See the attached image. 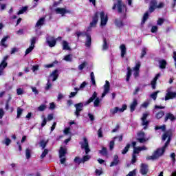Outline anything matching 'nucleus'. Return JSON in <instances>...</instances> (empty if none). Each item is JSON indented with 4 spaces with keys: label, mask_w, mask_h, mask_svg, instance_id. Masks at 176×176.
<instances>
[{
    "label": "nucleus",
    "mask_w": 176,
    "mask_h": 176,
    "mask_svg": "<svg viewBox=\"0 0 176 176\" xmlns=\"http://www.w3.org/2000/svg\"><path fill=\"white\" fill-rule=\"evenodd\" d=\"M171 135H173V133L170 130L166 131L162 135V141H165L167 140L165 144L163 146V147L159 148L155 151H154L152 155L146 157V160H157L159 157H162V155H164V152H166V149L167 146H168V145L170 144V141H171Z\"/></svg>",
    "instance_id": "nucleus-1"
},
{
    "label": "nucleus",
    "mask_w": 176,
    "mask_h": 176,
    "mask_svg": "<svg viewBox=\"0 0 176 176\" xmlns=\"http://www.w3.org/2000/svg\"><path fill=\"white\" fill-rule=\"evenodd\" d=\"M171 135H173V133L170 130L166 131L162 135V141H165L167 140L165 144L163 146V147L159 148L155 151H154L152 155L146 157V160H157L159 157H162V155H164V152H166V149L167 146H168V145L170 144V141H171Z\"/></svg>",
    "instance_id": "nucleus-2"
},
{
    "label": "nucleus",
    "mask_w": 176,
    "mask_h": 176,
    "mask_svg": "<svg viewBox=\"0 0 176 176\" xmlns=\"http://www.w3.org/2000/svg\"><path fill=\"white\" fill-rule=\"evenodd\" d=\"M97 96H98V94L97 92L94 91L92 94V97L89 98V100L85 102V105H89V104H91V102H93L94 101V107L95 108H98V107H100L101 99H100V98H98Z\"/></svg>",
    "instance_id": "nucleus-3"
},
{
    "label": "nucleus",
    "mask_w": 176,
    "mask_h": 176,
    "mask_svg": "<svg viewBox=\"0 0 176 176\" xmlns=\"http://www.w3.org/2000/svg\"><path fill=\"white\" fill-rule=\"evenodd\" d=\"M116 8L118 13H126L127 12V7L123 4L122 0H118L117 3H114L112 7L113 10H115Z\"/></svg>",
    "instance_id": "nucleus-4"
},
{
    "label": "nucleus",
    "mask_w": 176,
    "mask_h": 176,
    "mask_svg": "<svg viewBox=\"0 0 176 176\" xmlns=\"http://www.w3.org/2000/svg\"><path fill=\"white\" fill-rule=\"evenodd\" d=\"M100 19V27H105L108 23V15L104 11H101L98 13Z\"/></svg>",
    "instance_id": "nucleus-5"
},
{
    "label": "nucleus",
    "mask_w": 176,
    "mask_h": 176,
    "mask_svg": "<svg viewBox=\"0 0 176 176\" xmlns=\"http://www.w3.org/2000/svg\"><path fill=\"white\" fill-rule=\"evenodd\" d=\"M82 149H85L86 155L90 152V148H89V142L87 138H83V142H80Z\"/></svg>",
    "instance_id": "nucleus-6"
},
{
    "label": "nucleus",
    "mask_w": 176,
    "mask_h": 176,
    "mask_svg": "<svg viewBox=\"0 0 176 176\" xmlns=\"http://www.w3.org/2000/svg\"><path fill=\"white\" fill-rule=\"evenodd\" d=\"M56 43L57 40L55 39L54 36H48L46 38V43L50 47H54L56 46Z\"/></svg>",
    "instance_id": "nucleus-7"
},
{
    "label": "nucleus",
    "mask_w": 176,
    "mask_h": 176,
    "mask_svg": "<svg viewBox=\"0 0 176 176\" xmlns=\"http://www.w3.org/2000/svg\"><path fill=\"white\" fill-rule=\"evenodd\" d=\"M127 109V105L123 104L122 108L119 107H114L113 109H110V113L111 115H115L116 113H118V112H124Z\"/></svg>",
    "instance_id": "nucleus-8"
},
{
    "label": "nucleus",
    "mask_w": 176,
    "mask_h": 176,
    "mask_svg": "<svg viewBox=\"0 0 176 176\" xmlns=\"http://www.w3.org/2000/svg\"><path fill=\"white\" fill-rule=\"evenodd\" d=\"M149 116L148 112L143 113V116L142 117V125L144 126V130H146V127H148L149 124V121L146 120V118Z\"/></svg>",
    "instance_id": "nucleus-9"
},
{
    "label": "nucleus",
    "mask_w": 176,
    "mask_h": 176,
    "mask_svg": "<svg viewBox=\"0 0 176 176\" xmlns=\"http://www.w3.org/2000/svg\"><path fill=\"white\" fill-rule=\"evenodd\" d=\"M74 107L76 108V111H75V115H76V116H79L80 112H82V111H83V103L80 102L78 104H74Z\"/></svg>",
    "instance_id": "nucleus-10"
},
{
    "label": "nucleus",
    "mask_w": 176,
    "mask_h": 176,
    "mask_svg": "<svg viewBox=\"0 0 176 176\" xmlns=\"http://www.w3.org/2000/svg\"><path fill=\"white\" fill-rule=\"evenodd\" d=\"M111 87V85L109 84V81L106 80L105 84L104 85V91L102 94V98H104L108 93H109V88Z\"/></svg>",
    "instance_id": "nucleus-11"
},
{
    "label": "nucleus",
    "mask_w": 176,
    "mask_h": 176,
    "mask_svg": "<svg viewBox=\"0 0 176 176\" xmlns=\"http://www.w3.org/2000/svg\"><path fill=\"white\" fill-rule=\"evenodd\" d=\"M8 58H9V56L3 57V60L0 63V71H3L8 67V62H6Z\"/></svg>",
    "instance_id": "nucleus-12"
},
{
    "label": "nucleus",
    "mask_w": 176,
    "mask_h": 176,
    "mask_svg": "<svg viewBox=\"0 0 176 176\" xmlns=\"http://www.w3.org/2000/svg\"><path fill=\"white\" fill-rule=\"evenodd\" d=\"M141 67V63L138 62L135 65V66L133 68V71L134 72L133 75L135 78L138 77V75L140 74V68Z\"/></svg>",
    "instance_id": "nucleus-13"
},
{
    "label": "nucleus",
    "mask_w": 176,
    "mask_h": 176,
    "mask_svg": "<svg viewBox=\"0 0 176 176\" xmlns=\"http://www.w3.org/2000/svg\"><path fill=\"white\" fill-rule=\"evenodd\" d=\"M138 141L140 142L141 144H143V142H146V139L145 138V133L144 132H140L138 133Z\"/></svg>",
    "instance_id": "nucleus-14"
},
{
    "label": "nucleus",
    "mask_w": 176,
    "mask_h": 176,
    "mask_svg": "<svg viewBox=\"0 0 176 176\" xmlns=\"http://www.w3.org/2000/svg\"><path fill=\"white\" fill-rule=\"evenodd\" d=\"M97 23H98V12L95 13L94 16H93L92 21L90 23L89 25L94 28L97 25Z\"/></svg>",
    "instance_id": "nucleus-15"
},
{
    "label": "nucleus",
    "mask_w": 176,
    "mask_h": 176,
    "mask_svg": "<svg viewBox=\"0 0 176 176\" xmlns=\"http://www.w3.org/2000/svg\"><path fill=\"white\" fill-rule=\"evenodd\" d=\"M140 173L142 175H146V174H148V165L146 164H141Z\"/></svg>",
    "instance_id": "nucleus-16"
},
{
    "label": "nucleus",
    "mask_w": 176,
    "mask_h": 176,
    "mask_svg": "<svg viewBox=\"0 0 176 176\" xmlns=\"http://www.w3.org/2000/svg\"><path fill=\"white\" fill-rule=\"evenodd\" d=\"M156 5H157V2L156 0H152L150 3L149 12L150 13H153L155 12V9L157 8Z\"/></svg>",
    "instance_id": "nucleus-17"
},
{
    "label": "nucleus",
    "mask_w": 176,
    "mask_h": 176,
    "mask_svg": "<svg viewBox=\"0 0 176 176\" xmlns=\"http://www.w3.org/2000/svg\"><path fill=\"white\" fill-rule=\"evenodd\" d=\"M50 78H52V82H56L58 78V70H54L50 75Z\"/></svg>",
    "instance_id": "nucleus-18"
},
{
    "label": "nucleus",
    "mask_w": 176,
    "mask_h": 176,
    "mask_svg": "<svg viewBox=\"0 0 176 176\" xmlns=\"http://www.w3.org/2000/svg\"><path fill=\"white\" fill-rule=\"evenodd\" d=\"M120 50L121 52V57L123 58L124 56H126L127 53V49L126 48V45L124 44H122L120 46Z\"/></svg>",
    "instance_id": "nucleus-19"
},
{
    "label": "nucleus",
    "mask_w": 176,
    "mask_h": 176,
    "mask_svg": "<svg viewBox=\"0 0 176 176\" xmlns=\"http://www.w3.org/2000/svg\"><path fill=\"white\" fill-rule=\"evenodd\" d=\"M159 67L161 69H165L166 65H167V61L164 59L158 60Z\"/></svg>",
    "instance_id": "nucleus-20"
},
{
    "label": "nucleus",
    "mask_w": 176,
    "mask_h": 176,
    "mask_svg": "<svg viewBox=\"0 0 176 176\" xmlns=\"http://www.w3.org/2000/svg\"><path fill=\"white\" fill-rule=\"evenodd\" d=\"M175 97H176L175 92H168L166 94V96H165V101H167L168 100H170L173 98H175Z\"/></svg>",
    "instance_id": "nucleus-21"
},
{
    "label": "nucleus",
    "mask_w": 176,
    "mask_h": 176,
    "mask_svg": "<svg viewBox=\"0 0 176 176\" xmlns=\"http://www.w3.org/2000/svg\"><path fill=\"white\" fill-rule=\"evenodd\" d=\"M159 78H160V74H157L151 81L152 89H153L154 90L155 89H156V82H157V79H159Z\"/></svg>",
    "instance_id": "nucleus-22"
},
{
    "label": "nucleus",
    "mask_w": 176,
    "mask_h": 176,
    "mask_svg": "<svg viewBox=\"0 0 176 176\" xmlns=\"http://www.w3.org/2000/svg\"><path fill=\"white\" fill-rule=\"evenodd\" d=\"M55 12L57 14H61L62 16H64L65 13H68V10H67L65 8H56Z\"/></svg>",
    "instance_id": "nucleus-23"
},
{
    "label": "nucleus",
    "mask_w": 176,
    "mask_h": 176,
    "mask_svg": "<svg viewBox=\"0 0 176 176\" xmlns=\"http://www.w3.org/2000/svg\"><path fill=\"white\" fill-rule=\"evenodd\" d=\"M65 155H67V148L60 147L59 150V157H65Z\"/></svg>",
    "instance_id": "nucleus-24"
},
{
    "label": "nucleus",
    "mask_w": 176,
    "mask_h": 176,
    "mask_svg": "<svg viewBox=\"0 0 176 176\" xmlns=\"http://www.w3.org/2000/svg\"><path fill=\"white\" fill-rule=\"evenodd\" d=\"M137 105H138V102L137 101V99H134L130 105L131 112H134V111H135Z\"/></svg>",
    "instance_id": "nucleus-25"
},
{
    "label": "nucleus",
    "mask_w": 176,
    "mask_h": 176,
    "mask_svg": "<svg viewBox=\"0 0 176 176\" xmlns=\"http://www.w3.org/2000/svg\"><path fill=\"white\" fill-rule=\"evenodd\" d=\"M119 164V157L118 155H114L113 160L110 164V167H113Z\"/></svg>",
    "instance_id": "nucleus-26"
},
{
    "label": "nucleus",
    "mask_w": 176,
    "mask_h": 176,
    "mask_svg": "<svg viewBox=\"0 0 176 176\" xmlns=\"http://www.w3.org/2000/svg\"><path fill=\"white\" fill-rule=\"evenodd\" d=\"M171 120V122H174V120H175L176 118L175 116H174V115L171 114V113H168L166 114V117H165V122H167V120Z\"/></svg>",
    "instance_id": "nucleus-27"
},
{
    "label": "nucleus",
    "mask_w": 176,
    "mask_h": 176,
    "mask_svg": "<svg viewBox=\"0 0 176 176\" xmlns=\"http://www.w3.org/2000/svg\"><path fill=\"white\" fill-rule=\"evenodd\" d=\"M85 36H87L85 46H87V47H90V46H91V36L86 34Z\"/></svg>",
    "instance_id": "nucleus-28"
},
{
    "label": "nucleus",
    "mask_w": 176,
    "mask_h": 176,
    "mask_svg": "<svg viewBox=\"0 0 176 176\" xmlns=\"http://www.w3.org/2000/svg\"><path fill=\"white\" fill-rule=\"evenodd\" d=\"M44 23H45V18H41L40 19H38V21L36 23L35 28H41V27L43 25Z\"/></svg>",
    "instance_id": "nucleus-29"
},
{
    "label": "nucleus",
    "mask_w": 176,
    "mask_h": 176,
    "mask_svg": "<svg viewBox=\"0 0 176 176\" xmlns=\"http://www.w3.org/2000/svg\"><path fill=\"white\" fill-rule=\"evenodd\" d=\"M63 50H71V47H69V45L68 44V42H67L66 41H63Z\"/></svg>",
    "instance_id": "nucleus-30"
},
{
    "label": "nucleus",
    "mask_w": 176,
    "mask_h": 176,
    "mask_svg": "<svg viewBox=\"0 0 176 176\" xmlns=\"http://www.w3.org/2000/svg\"><path fill=\"white\" fill-rule=\"evenodd\" d=\"M115 25L120 28L121 27H123V21H122L121 19H116Z\"/></svg>",
    "instance_id": "nucleus-31"
},
{
    "label": "nucleus",
    "mask_w": 176,
    "mask_h": 176,
    "mask_svg": "<svg viewBox=\"0 0 176 176\" xmlns=\"http://www.w3.org/2000/svg\"><path fill=\"white\" fill-rule=\"evenodd\" d=\"M16 112H17L16 119H20V118L21 117V115H23V112H24V109L20 107H17Z\"/></svg>",
    "instance_id": "nucleus-32"
},
{
    "label": "nucleus",
    "mask_w": 176,
    "mask_h": 176,
    "mask_svg": "<svg viewBox=\"0 0 176 176\" xmlns=\"http://www.w3.org/2000/svg\"><path fill=\"white\" fill-rule=\"evenodd\" d=\"M89 159H91V156L89 155L83 156L82 158H81L80 163H85V162H89Z\"/></svg>",
    "instance_id": "nucleus-33"
},
{
    "label": "nucleus",
    "mask_w": 176,
    "mask_h": 176,
    "mask_svg": "<svg viewBox=\"0 0 176 176\" xmlns=\"http://www.w3.org/2000/svg\"><path fill=\"white\" fill-rule=\"evenodd\" d=\"M8 39H9V36H6L3 38L1 39V43H0L1 46H3V47H8V45H6L5 43V42H6V41H8Z\"/></svg>",
    "instance_id": "nucleus-34"
},
{
    "label": "nucleus",
    "mask_w": 176,
    "mask_h": 176,
    "mask_svg": "<svg viewBox=\"0 0 176 176\" xmlns=\"http://www.w3.org/2000/svg\"><path fill=\"white\" fill-rule=\"evenodd\" d=\"M87 85V82H86L85 81H84L80 85L79 88H74V90L76 91H79V90H83V89L85 87H86V86Z\"/></svg>",
    "instance_id": "nucleus-35"
},
{
    "label": "nucleus",
    "mask_w": 176,
    "mask_h": 176,
    "mask_svg": "<svg viewBox=\"0 0 176 176\" xmlns=\"http://www.w3.org/2000/svg\"><path fill=\"white\" fill-rule=\"evenodd\" d=\"M126 69L127 74L126 80V82H129L130 80V76H131V69L129 67H128Z\"/></svg>",
    "instance_id": "nucleus-36"
},
{
    "label": "nucleus",
    "mask_w": 176,
    "mask_h": 176,
    "mask_svg": "<svg viewBox=\"0 0 176 176\" xmlns=\"http://www.w3.org/2000/svg\"><path fill=\"white\" fill-rule=\"evenodd\" d=\"M109 46L108 45V43L107 42V39H103V45H102V50H108Z\"/></svg>",
    "instance_id": "nucleus-37"
},
{
    "label": "nucleus",
    "mask_w": 176,
    "mask_h": 176,
    "mask_svg": "<svg viewBox=\"0 0 176 176\" xmlns=\"http://www.w3.org/2000/svg\"><path fill=\"white\" fill-rule=\"evenodd\" d=\"M148 17H149V13L148 12H145L143 16L142 24H145V21L148 20Z\"/></svg>",
    "instance_id": "nucleus-38"
},
{
    "label": "nucleus",
    "mask_w": 176,
    "mask_h": 176,
    "mask_svg": "<svg viewBox=\"0 0 176 176\" xmlns=\"http://www.w3.org/2000/svg\"><path fill=\"white\" fill-rule=\"evenodd\" d=\"M91 76V82L94 86H96V77L94 76V73L91 72L90 74Z\"/></svg>",
    "instance_id": "nucleus-39"
},
{
    "label": "nucleus",
    "mask_w": 176,
    "mask_h": 176,
    "mask_svg": "<svg viewBox=\"0 0 176 176\" xmlns=\"http://www.w3.org/2000/svg\"><path fill=\"white\" fill-rule=\"evenodd\" d=\"M130 146H131V144H126V146H125V148L122 150V155H126V153L127 152H129V149H130Z\"/></svg>",
    "instance_id": "nucleus-40"
},
{
    "label": "nucleus",
    "mask_w": 176,
    "mask_h": 176,
    "mask_svg": "<svg viewBox=\"0 0 176 176\" xmlns=\"http://www.w3.org/2000/svg\"><path fill=\"white\" fill-rule=\"evenodd\" d=\"M12 142V140L8 138H5V141H3V144H5L7 146H9Z\"/></svg>",
    "instance_id": "nucleus-41"
},
{
    "label": "nucleus",
    "mask_w": 176,
    "mask_h": 176,
    "mask_svg": "<svg viewBox=\"0 0 176 176\" xmlns=\"http://www.w3.org/2000/svg\"><path fill=\"white\" fill-rule=\"evenodd\" d=\"M147 50H148V49H146V47H143L142 49L140 58H144V57H145V55L146 54V51Z\"/></svg>",
    "instance_id": "nucleus-42"
},
{
    "label": "nucleus",
    "mask_w": 176,
    "mask_h": 176,
    "mask_svg": "<svg viewBox=\"0 0 176 176\" xmlns=\"http://www.w3.org/2000/svg\"><path fill=\"white\" fill-rule=\"evenodd\" d=\"M39 144L42 149H45V148H46V145H47V142H45V140H41Z\"/></svg>",
    "instance_id": "nucleus-43"
},
{
    "label": "nucleus",
    "mask_w": 176,
    "mask_h": 176,
    "mask_svg": "<svg viewBox=\"0 0 176 176\" xmlns=\"http://www.w3.org/2000/svg\"><path fill=\"white\" fill-rule=\"evenodd\" d=\"M17 96H23L24 94V89L23 88H18L16 89Z\"/></svg>",
    "instance_id": "nucleus-44"
},
{
    "label": "nucleus",
    "mask_w": 176,
    "mask_h": 176,
    "mask_svg": "<svg viewBox=\"0 0 176 176\" xmlns=\"http://www.w3.org/2000/svg\"><path fill=\"white\" fill-rule=\"evenodd\" d=\"M159 92H160L159 91H157L153 93V94L150 96V97H151V98H153V100H154V101L156 100V98H157V94H159Z\"/></svg>",
    "instance_id": "nucleus-45"
},
{
    "label": "nucleus",
    "mask_w": 176,
    "mask_h": 176,
    "mask_svg": "<svg viewBox=\"0 0 176 176\" xmlns=\"http://www.w3.org/2000/svg\"><path fill=\"white\" fill-rule=\"evenodd\" d=\"M64 60H65V61H69V63H71V61H72V55H71V54L66 55L64 57Z\"/></svg>",
    "instance_id": "nucleus-46"
},
{
    "label": "nucleus",
    "mask_w": 176,
    "mask_h": 176,
    "mask_svg": "<svg viewBox=\"0 0 176 176\" xmlns=\"http://www.w3.org/2000/svg\"><path fill=\"white\" fill-rule=\"evenodd\" d=\"M25 156L26 159H30L31 157V150L30 148H26Z\"/></svg>",
    "instance_id": "nucleus-47"
},
{
    "label": "nucleus",
    "mask_w": 176,
    "mask_h": 176,
    "mask_svg": "<svg viewBox=\"0 0 176 176\" xmlns=\"http://www.w3.org/2000/svg\"><path fill=\"white\" fill-rule=\"evenodd\" d=\"M47 153H49V150H47V148L44 149L43 152L41 155V159H44L45 157H46V155H47Z\"/></svg>",
    "instance_id": "nucleus-48"
},
{
    "label": "nucleus",
    "mask_w": 176,
    "mask_h": 176,
    "mask_svg": "<svg viewBox=\"0 0 176 176\" xmlns=\"http://www.w3.org/2000/svg\"><path fill=\"white\" fill-rule=\"evenodd\" d=\"M99 153H100V155H102L103 156L107 155V148L102 147V150L99 151Z\"/></svg>",
    "instance_id": "nucleus-49"
},
{
    "label": "nucleus",
    "mask_w": 176,
    "mask_h": 176,
    "mask_svg": "<svg viewBox=\"0 0 176 176\" xmlns=\"http://www.w3.org/2000/svg\"><path fill=\"white\" fill-rule=\"evenodd\" d=\"M11 100H12V96H9L8 99L7 100L6 103L5 109H6V111H8V109H9V102H10Z\"/></svg>",
    "instance_id": "nucleus-50"
},
{
    "label": "nucleus",
    "mask_w": 176,
    "mask_h": 176,
    "mask_svg": "<svg viewBox=\"0 0 176 176\" xmlns=\"http://www.w3.org/2000/svg\"><path fill=\"white\" fill-rule=\"evenodd\" d=\"M43 122L41 123V127H45L46 126V123L47 122V119L45 118V116H42Z\"/></svg>",
    "instance_id": "nucleus-51"
},
{
    "label": "nucleus",
    "mask_w": 176,
    "mask_h": 176,
    "mask_svg": "<svg viewBox=\"0 0 176 176\" xmlns=\"http://www.w3.org/2000/svg\"><path fill=\"white\" fill-rule=\"evenodd\" d=\"M163 116H164V112H163V111H160L156 114V118L157 119H162V118H163Z\"/></svg>",
    "instance_id": "nucleus-52"
},
{
    "label": "nucleus",
    "mask_w": 176,
    "mask_h": 176,
    "mask_svg": "<svg viewBox=\"0 0 176 176\" xmlns=\"http://www.w3.org/2000/svg\"><path fill=\"white\" fill-rule=\"evenodd\" d=\"M27 9H28V7L27 6L22 8V9L18 12L17 14H23V13L27 12Z\"/></svg>",
    "instance_id": "nucleus-53"
},
{
    "label": "nucleus",
    "mask_w": 176,
    "mask_h": 176,
    "mask_svg": "<svg viewBox=\"0 0 176 176\" xmlns=\"http://www.w3.org/2000/svg\"><path fill=\"white\" fill-rule=\"evenodd\" d=\"M34 47L32 45H30L29 47V48H28L25 51V56H27V54H30V53H31L32 52V50H34Z\"/></svg>",
    "instance_id": "nucleus-54"
},
{
    "label": "nucleus",
    "mask_w": 176,
    "mask_h": 176,
    "mask_svg": "<svg viewBox=\"0 0 176 176\" xmlns=\"http://www.w3.org/2000/svg\"><path fill=\"white\" fill-rule=\"evenodd\" d=\"M36 37H32L31 38V45L33 47H35V43H36Z\"/></svg>",
    "instance_id": "nucleus-55"
},
{
    "label": "nucleus",
    "mask_w": 176,
    "mask_h": 176,
    "mask_svg": "<svg viewBox=\"0 0 176 176\" xmlns=\"http://www.w3.org/2000/svg\"><path fill=\"white\" fill-rule=\"evenodd\" d=\"M140 152H141V148H140V147H135V148H133V155H137L138 153H140Z\"/></svg>",
    "instance_id": "nucleus-56"
},
{
    "label": "nucleus",
    "mask_w": 176,
    "mask_h": 176,
    "mask_svg": "<svg viewBox=\"0 0 176 176\" xmlns=\"http://www.w3.org/2000/svg\"><path fill=\"white\" fill-rule=\"evenodd\" d=\"M46 109V105L41 104L40 107H38V111L40 112H43V111H45Z\"/></svg>",
    "instance_id": "nucleus-57"
},
{
    "label": "nucleus",
    "mask_w": 176,
    "mask_h": 176,
    "mask_svg": "<svg viewBox=\"0 0 176 176\" xmlns=\"http://www.w3.org/2000/svg\"><path fill=\"white\" fill-rule=\"evenodd\" d=\"M86 65H87V63L83 62L81 65L78 66V69H80V71H82V69H83V68H85Z\"/></svg>",
    "instance_id": "nucleus-58"
},
{
    "label": "nucleus",
    "mask_w": 176,
    "mask_h": 176,
    "mask_svg": "<svg viewBox=\"0 0 176 176\" xmlns=\"http://www.w3.org/2000/svg\"><path fill=\"white\" fill-rule=\"evenodd\" d=\"M76 34L78 36V38H79V36H86V35H87V34L83 33L82 32H76Z\"/></svg>",
    "instance_id": "nucleus-59"
},
{
    "label": "nucleus",
    "mask_w": 176,
    "mask_h": 176,
    "mask_svg": "<svg viewBox=\"0 0 176 176\" xmlns=\"http://www.w3.org/2000/svg\"><path fill=\"white\" fill-rule=\"evenodd\" d=\"M50 89H52V83H50V80H48L45 87V90H49Z\"/></svg>",
    "instance_id": "nucleus-60"
},
{
    "label": "nucleus",
    "mask_w": 176,
    "mask_h": 176,
    "mask_svg": "<svg viewBox=\"0 0 176 176\" xmlns=\"http://www.w3.org/2000/svg\"><path fill=\"white\" fill-rule=\"evenodd\" d=\"M164 23V20L162 18H159L157 21V25H162Z\"/></svg>",
    "instance_id": "nucleus-61"
},
{
    "label": "nucleus",
    "mask_w": 176,
    "mask_h": 176,
    "mask_svg": "<svg viewBox=\"0 0 176 176\" xmlns=\"http://www.w3.org/2000/svg\"><path fill=\"white\" fill-rule=\"evenodd\" d=\"M19 52V48L13 47L11 49L10 54H14V53H17Z\"/></svg>",
    "instance_id": "nucleus-62"
},
{
    "label": "nucleus",
    "mask_w": 176,
    "mask_h": 176,
    "mask_svg": "<svg viewBox=\"0 0 176 176\" xmlns=\"http://www.w3.org/2000/svg\"><path fill=\"white\" fill-rule=\"evenodd\" d=\"M98 136L99 137V138H102L103 135H102V129L100 128L98 129Z\"/></svg>",
    "instance_id": "nucleus-63"
},
{
    "label": "nucleus",
    "mask_w": 176,
    "mask_h": 176,
    "mask_svg": "<svg viewBox=\"0 0 176 176\" xmlns=\"http://www.w3.org/2000/svg\"><path fill=\"white\" fill-rule=\"evenodd\" d=\"M137 170L134 169L133 170L129 172V173L126 176H135V173Z\"/></svg>",
    "instance_id": "nucleus-64"
}]
</instances>
